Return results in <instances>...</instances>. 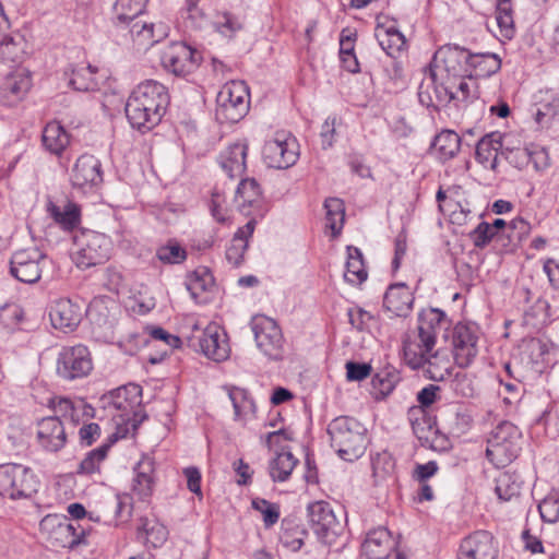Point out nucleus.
<instances>
[{"instance_id":"1","label":"nucleus","mask_w":559,"mask_h":559,"mask_svg":"<svg viewBox=\"0 0 559 559\" xmlns=\"http://www.w3.org/2000/svg\"><path fill=\"white\" fill-rule=\"evenodd\" d=\"M168 105L169 94L166 86L147 80L133 90L124 110L132 128L144 133L160 122Z\"/></svg>"},{"instance_id":"2","label":"nucleus","mask_w":559,"mask_h":559,"mask_svg":"<svg viewBox=\"0 0 559 559\" xmlns=\"http://www.w3.org/2000/svg\"><path fill=\"white\" fill-rule=\"evenodd\" d=\"M148 0H116L112 7V23L120 28H128L130 38L139 49H147L165 39L169 25L140 19Z\"/></svg>"},{"instance_id":"3","label":"nucleus","mask_w":559,"mask_h":559,"mask_svg":"<svg viewBox=\"0 0 559 559\" xmlns=\"http://www.w3.org/2000/svg\"><path fill=\"white\" fill-rule=\"evenodd\" d=\"M102 401L116 424V432L112 435L116 439L134 433L145 418L141 411L142 389L138 384L117 388L104 395Z\"/></svg>"},{"instance_id":"4","label":"nucleus","mask_w":559,"mask_h":559,"mask_svg":"<svg viewBox=\"0 0 559 559\" xmlns=\"http://www.w3.org/2000/svg\"><path fill=\"white\" fill-rule=\"evenodd\" d=\"M330 444L347 462L361 457L367 449V428L352 416H338L328 425Z\"/></svg>"},{"instance_id":"5","label":"nucleus","mask_w":559,"mask_h":559,"mask_svg":"<svg viewBox=\"0 0 559 559\" xmlns=\"http://www.w3.org/2000/svg\"><path fill=\"white\" fill-rule=\"evenodd\" d=\"M111 251V239L102 233L84 229L73 236L71 258L81 270L104 264L110 259Z\"/></svg>"},{"instance_id":"6","label":"nucleus","mask_w":559,"mask_h":559,"mask_svg":"<svg viewBox=\"0 0 559 559\" xmlns=\"http://www.w3.org/2000/svg\"><path fill=\"white\" fill-rule=\"evenodd\" d=\"M53 261L36 247L19 249L10 259V274L25 284H35L41 278L52 280Z\"/></svg>"},{"instance_id":"7","label":"nucleus","mask_w":559,"mask_h":559,"mask_svg":"<svg viewBox=\"0 0 559 559\" xmlns=\"http://www.w3.org/2000/svg\"><path fill=\"white\" fill-rule=\"evenodd\" d=\"M522 433L510 421L496 426L487 439L486 457L497 468L509 465L521 451Z\"/></svg>"},{"instance_id":"8","label":"nucleus","mask_w":559,"mask_h":559,"mask_svg":"<svg viewBox=\"0 0 559 559\" xmlns=\"http://www.w3.org/2000/svg\"><path fill=\"white\" fill-rule=\"evenodd\" d=\"M310 526L318 539L329 547L345 546V525L336 518L329 502L316 501L308 507Z\"/></svg>"},{"instance_id":"9","label":"nucleus","mask_w":559,"mask_h":559,"mask_svg":"<svg viewBox=\"0 0 559 559\" xmlns=\"http://www.w3.org/2000/svg\"><path fill=\"white\" fill-rule=\"evenodd\" d=\"M40 481L34 471L23 464H0V496L11 500L31 498Z\"/></svg>"},{"instance_id":"10","label":"nucleus","mask_w":559,"mask_h":559,"mask_svg":"<svg viewBox=\"0 0 559 559\" xmlns=\"http://www.w3.org/2000/svg\"><path fill=\"white\" fill-rule=\"evenodd\" d=\"M249 88L243 81L233 80L225 83L216 97L215 115L221 122L236 123L249 110Z\"/></svg>"},{"instance_id":"11","label":"nucleus","mask_w":559,"mask_h":559,"mask_svg":"<svg viewBox=\"0 0 559 559\" xmlns=\"http://www.w3.org/2000/svg\"><path fill=\"white\" fill-rule=\"evenodd\" d=\"M41 535L55 547L74 549L87 545L86 530L71 523L66 515L47 514L39 523Z\"/></svg>"},{"instance_id":"12","label":"nucleus","mask_w":559,"mask_h":559,"mask_svg":"<svg viewBox=\"0 0 559 559\" xmlns=\"http://www.w3.org/2000/svg\"><path fill=\"white\" fill-rule=\"evenodd\" d=\"M469 50L459 45H443L437 49L428 66L441 79L451 83L467 75Z\"/></svg>"},{"instance_id":"13","label":"nucleus","mask_w":559,"mask_h":559,"mask_svg":"<svg viewBox=\"0 0 559 559\" xmlns=\"http://www.w3.org/2000/svg\"><path fill=\"white\" fill-rule=\"evenodd\" d=\"M263 160L270 168L287 169L299 157V145L295 136L287 131H277L266 140L262 150Z\"/></svg>"},{"instance_id":"14","label":"nucleus","mask_w":559,"mask_h":559,"mask_svg":"<svg viewBox=\"0 0 559 559\" xmlns=\"http://www.w3.org/2000/svg\"><path fill=\"white\" fill-rule=\"evenodd\" d=\"M92 370V356L85 345L64 346L58 353L56 372L62 380L74 381L83 379Z\"/></svg>"},{"instance_id":"15","label":"nucleus","mask_w":559,"mask_h":559,"mask_svg":"<svg viewBox=\"0 0 559 559\" xmlns=\"http://www.w3.org/2000/svg\"><path fill=\"white\" fill-rule=\"evenodd\" d=\"M251 329L258 348L272 360H281L285 354V341L278 324L265 316L255 317Z\"/></svg>"},{"instance_id":"16","label":"nucleus","mask_w":559,"mask_h":559,"mask_svg":"<svg viewBox=\"0 0 559 559\" xmlns=\"http://www.w3.org/2000/svg\"><path fill=\"white\" fill-rule=\"evenodd\" d=\"M160 62L167 72L186 76L199 67L200 53L182 41H175L163 50Z\"/></svg>"},{"instance_id":"17","label":"nucleus","mask_w":559,"mask_h":559,"mask_svg":"<svg viewBox=\"0 0 559 559\" xmlns=\"http://www.w3.org/2000/svg\"><path fill=\"white\" fill-rule=\"evenodd\" d=\"M450 81L441 79L436 72L427 68L426 75L418 86V100L427 107L436 110L439 107L447 106L451 103V88Z\"/></svg>"},{"instance_id":"18","label":"nucleus","mask_w":559,"mask_h":559,"mask_svg":"<svg viewBox=\"0 0 559 559\" xmlns=\"http://www.w3.org/2000/svg\"><path fill=\"white\" fill-rule=\"evenodd\" d=\"M71 183L84 192L96 190L104 181L102 163L92 154L81 155L71 171Z\"/></svg>"},{"instance_id":"19","label":"nucleus","mask_w":559,"mask_h":559,"mask_svg":"<svg viewBox=\"0 0 559 559\" xmlns=\"http://www.w3.org/2000/svg\"><path fill=\"white\" fill-rule=\"evenodd\" d=\"M477 329L467 323H457L452 332L453 357L461 368L468 367L478 354Z\"/></svg>"},{"instance_id":"20","label":"nucleus","mask_w":559,"mask_h":559,"mask_svg":"<svg viewBox=\"0 0 559 559\" xmlns=\"http://www.w3.org/2000/svg\"><path fill=\"white\" fill-rule=\"evenodd\" d=\"M498 546L491 533L475 531L462 539L457 559H497Z\"/></svg>"},{"instance_id":"21","label":"nucleus","mask_w":559,"mask_h":559,"mask_svg":"<svg viewBox=\"0 0 559 559\" xmlns=\"http://www.w3.org/2000/svg\"><path fill=\"white\" fill-rule=\"evenodd\" d=\"M198 346L207 358L224 361L229 357L230 348L227 334L217 323H210L198 338Z\"/></svg>"},{"instance_id":"22","label":"nucleus","mask_w":559,"mask_h":559,"mask_svg":"<svg viewBox=\"0 0 559 559\" xmlns=\"http://www.w3.org/2000/svg\"><path fill=\"white\" fill-rule=\"evenodd\" d=\"M436 343L433 340H426L419 332L409 333L403 341V360L413 370L426 367Z\"/></svg>"},{"instance_id":"23","label":"nucleus","mask_w":559,"mask_h":559,"mask_svg":"<svg viewBox=\"0 0 559 559\" xmlns=\"http://www.w3.org/2000/svg\"><path fill=\"white\" fill-rule=\"evenodd\" d=\"M504 140H507V136L499 132H491L484 135L476 145V162L479 163L484 168L498 174L499 156H501Z\"/></svg>"},{"instance_id":"24","label":"nucleus","mask_w":559,"mask_h":559,"mask_svg":"<svg viewBox=\"0 0 559 559\" xmlns=\"http://www.w3.org/2000/svg\"><path fill=\"white\" fill-rule=\"evenodd\" d=\"M37 440L40 447L48 452L60 451L67 442L66 429L60 418L49 416L38 421Z\"/></svg>"},{"instance_id":"25","label":"nucleus","mask_w":559,"mask_h":559,"mask_svg":"<svg viewBox=\"0 0 559 559\" xmlns=\"http://www.w3.org/2000/svg\"><path fill=\"white\" fill-rule=\"evenodd\" d=\"M53 328L63 332H72L80 324L83 312L82 308L70 299L57 300L49 312Z\"/></svg>"},{"instance_id":"26","label":"nucleus","mask_w":559,"mask_h":559,"mask_svg":"<svg viewBox=\"0 0 559 559\" xmlns=\"http://www.w3.org/2000/svg\"><path fill=\"white\" fill-rule=\"evenodd\" d=\"M395 540L385 527L370 531L362 543V554L367 559H391Z\"/></svg>"},{"instance_id":"27","label":"nucleus","mask_w":559,"mask_h":559,"mask_svg":"<svg viewBox=\"0 0 559 559\" xmlns=\"http://www.w3.org/2000/svg\"><path fill=\"white\" fill-rule=\"evenodd\" d=\"M248 143L246 140H238L230 143L218 156L222 169L229 178L241 177L246 170V158Z\"/></svg>"},{"instance_id":"28","label":"nucleus","mask_w":559,"mask_h":559,"mask_svg":"<svg viewBox=\"0 0 559 559\" xmlns=\"http://www.w3.org/2000/svg\"><path fill=\"white\" fill-rule=\"evenodd\" d=\"M413 302V293L403 283L390 285L383 297V308L393 317H407L412 312Z\"/></svg>"},{"instance_id":"29","label":"nucleus","mask_w":559,"mask_h":559,"mask_svg":"<svg viewBox=\"0 0 559 559\" xmlns=\"http://www.w3.org/2000/svg\"><path fill=\"white\" fill-rule=\"evenodd\" d=\"M132 480V493L139 500L146 501L154 490V462L151 457L144 456L135 465Z\"/></svg>"},{"instance_id":"30","label":"nucleus","mask_w":559,"mask_h":559,"mask_svg":"<svg viewBox=\"0 0 559 559\" xmlns=\"http://www.w3.org/2000/svg\"><path fill=\"white\" fill-rule=\"evenodd\" d=\"M47 212L63 230L72 231L81 224V209L71 201L63 206L55 204L52 201L47 202Z\"/></svg>"},{"instance_id":"31","label":"nucleus","mask_w":559,"mask_h":559,"mask_svg":"<svg viewBox=\"0 0 559 559\" xmlns=\"http://www.w3.org/2000/svg\"><path fill=\"white\" fill-rule=\"evenodd\" d=\"M234 407V419L246 424L255 417V403L249 392L238 386H226Z\"/></svg>"},{"instance_id":"32","label":"nucleus","mask_w":559,"mask_h":559,"mask_svg":"<svg viewBox=\"0 0 559 559\" xmlns=\"http://www.w3.org/2000/svg\"><path fill=\"white\" fill-rule=\"evenodd\" d=\"M501 68V60L496 53H472L469 51L467 75L478 79L488 78Z\"/></svg>"},{"instance_id":"33","label":"nucleus","mask_w":559,"mask_h":559,"mask_svg":"<svg viewBox=\"0 0 559 559\" xmlns=\"http://www.w3.org/2000/svg\"><path fill=\"white\" fill-rule=\"evenodd\" d=\"M450 85H452L451 102H453L456 107L465 108L468 105L478 102L479 88L476 79L466 75L460 78L455 83H450Z\"/></svg>"},{"instance_id":"34","label":"nucleus","mask_w":559,"mask_h":559,"mask_svg":"<svg viewBox=\"0 0 559 559\" xmlns=\"http://www.w3.org/2000/svg\"><path fill=\"white\" fill-rule=\"evenodd\" d=\"M41 142L46 151L59 156L70 144V135L60 122L50 121L43 130Z\"/></svg>"},{"instance_id":"35","label":"nucleus","mask_w":559,"mask_h":559,"mask_svg":"<svg viewBox=\"0 0 559 559\" xmlns=\"http://www.w3.org/2000/svg\"><path fill=\"white\" fill-rule=\"evenodd\" d=\"M254 230V222L249 221L245 226L240 227L229 246L226 249V259L233 266H239L243 262V257L248 248V239Z\"/></svg>"},{"instance_id":"36","label":"nucleus","mask_w":559,"mask_h":559,"mask_svg":"<svg viewBox=\"0 0 559 559\" xmlns=\"http://www.w3.org/2000/svg\"><path fill=\"white\" fill-rule=\"evenodd\" d=\"M448 324L445 313L437 308L423 310L418 317L417 332L424 334L426 340L437 343L439 332Z\"/></svg>"},{"instance_id":"37","label":"nucleus","mask_w":559,"mask_h":559,"mask_svg":"<svg viewBox=\"0 0 559 559\" xmlns=\"http://www.w3.org/2000/svg\"><path fill=\"white\" fill-rule=\"evenodd\" d=\"M356 33L345 28L340 35V60L342 68L350 73L360 72L359 62L355 55Z\"/></svg>"},{"instance_id":"38","label":"nucleus","mask_w":559,"mask_h":559,"mask_svg":"<svg viewBox=\"0 0 559 559\" xmlns=\"http://www.w3.org/2000/svg\"><path fill=\"white\" fill-rule=\"evenodd\" d=\"M376 37L381 48L391 57L399 53L406 44L404 35L394 25H378Z\"/></svg>"},{"instance_id":"39","label":"nucleus","mask_w":559,"mask_h":559,"mask_svg":"<svg viewBox=\"0 0 559 559\" xmlns=\"http://www.w3.org/2000/svg\"><path fill=\"white\" fill-rule=\"evenodd\" d=\"M507 140L503 141V148L501 151V156L513 167L518 169H522L527 166L530 163H534L537 165L536 157L544 156L547 157V152L542 148L537 151H530L525 147H509L506 143Z\"/></svg>"},{"instance_id":"40","label":"nucleus","mask_w":559,"mask_h":559,"mask_svg":"<svg viewBox=\"0 0 559 559\" xmlns=\"http://www.w3.org/2000/svg\"><path fill=\"white\" fill-rule=\"evenodd\" d=\"M432 147L440 160H449L459 153L461 147V138L452 130H443L436 135L432 142Z\"/></svg>"},{"instance_id":"41","label":"nucleus","mask_w":559,"mask_h":559,"mask_svg":"<svg viewBox=\"0 0 559 559\" xmlns=\"http://www.w3.org/2000/svg\"><path fill=\"white\" fill-rule=\"evenodd\" d=\"M212 27L224 38L233 39L245 28V17L231 12H219L216 14Z\"/></svg>"},{"instance_id":"42","label":"nucleus","mask_w":559,"mask_h":559,"mask_svg":"<svg viewBox=\"0 0 559 559\" xmlns=\"http://www.w3.org/2000/svg\"><path fill=\"white\" fill-rule=\"evenodd\" d=\"M116 437L112 435L109 438V441L102 444L100 447L90 451L85 457L79 464L76 473L79 475H92L100 472V464L107 457V453L111 447V444L117 441Z\"/></svg>"},{"instance_id":"43","label":"nucleus","mask_w":559,"mask_h":559,"mask_svg":"<svg viewBox=\"0 0 559 559\" xmlns=\"http://www.w3.org/2000/svg\"><path fill=\"white\" fill-rule=\"evenodd\" d=\"M400 381V376L394 369H382L371 379V393L376 400H383L390 395Z\"/></svg>"},{"instance_id":"44","label":"nucleus","mask_w":559,"mask_h":559,"mask_svg":"<svg viewBox=\"0 0 559 559\" xmlns=\"http://www.w3.org/2000/svg\"><path fill=\"white\" fill-rule=\"evenodd\" d=\"M298 462V459H296L290 452L277 453V455L269 463L270 477L273 481L278 483L288 480Z\"/></svg>"},{"instance_id":"45","label":"nucleus","mask_w":559,"mask_h":559,"mask_svg":"<svg viewBox=\"0 0 559 559\" xmlns=\"http://www.w3.org/2000/svg\"><path fill=\"white\" fill-rule=\"evenodd\" d=\"M523 480L515 472H503L496 478V493L499 499L510 501L522 490Z\"/></svg>"},{"instance_id":"46","label":"nucleus","mask_w":559,"mask_h":559,"mask_svg":"<svg viewBox=\"0 0 559 559\" xmlns=\"http://www.w3.org/2000/svg\"><path fill=\"white\" fill-rule=\"evenodd\" d=\"M26 52L23 35L13 33L4 35L0 41V57L11 62H21Z\"/></svg>"},{"instance_id":"47","label":"nucleus","mask_w":559,"mask_h":559,"mask_svg":"<svg viewBox=\"0 0 559 559\" xmlns=\"http://www.w3.org/2000/svg\"><path fill=\"white\" fill-rule=\"evenodd\" d=\"M347 262L345 280L350 284H361L367 280L368 273L365 269L362 253L356 247H347Z\"/></svg>"},{"instance_id":"48","label":"nucleus","mask_w":559,"mask_h":559,"mask_svg":"<svg viewBox=\"0 0 559 559\" xmlns=\"http://www.w3.org/2000/svg\"><path fill=\"white\" fill-rule=\"evenodd\" d=\"M325 226L332 230L335 237L341 234L345 222L344 202L338 198H329L324 202Z\"/></svg>"},{"instance_id":"49","label":"nucleus","mask_w":559,"mask_h":559,"mask_svg":"<svg viewBox=\"0 0 559 559\" xmlns=\"http://www.w3.org/2000/svg\"><path fill=\"white\" fill-rule=\"evenodd\" d=\"M95 74L96 68L91 64L78 66L72 70L69 84L80 92L95 91L99 87Z\"/></svg>"},{"instance_id":"50","label":"nucleus","mask_w":559,"mask_h":559,"mask_svg":"<svg viewBox=\"0 0 559 559\" xmlns=\"http://www.w3.org/2000/svg\"><path fill=\"white\" fill-rule=\"evenodd\" d=\"M214 286V277L211 272L205 269L195 270L190 276L187 284V288L191 296L200 301L204 302L205 298L202 297L203 293L211 292Z\"/></svg>"},{"instance_id":"51","label":"nucleus","mask_w":559,"mask_h":559,"mask_svg":"<svg viewBox=\"0 0 559 559\" xmlns=\"http://www.w3.org/2000/svg\"><path fill=\"white\" fill-rule=\"evenodd\" d=\"M407 418L414 435L419 440H428L433 428V421L426 409L420 406H413L407 412Z\"/></svg>"},{"instance_id":"52","label":"nucleus","mask_w":559,"mask_h":559,"mask_svg":"<svg viewBox=\"0 0 559 559\" xmlns=\"http://www.w3.org/2000/svg\"><path fill=\"white\" fill-rule=\"evenodd\" d=\"M167 530L158 522L150 521L146 518L140 519L138 526V536L145 538L153 547L160 546L167 539Z\"/></svg>"},{"instance_id":"53","label":"nucleus","mask_w":559,"mask_h":559,"mask_svg":"<svg viewBox=\"0 0 559 559\" xmlns=\"http://www.w3.org/2000/svg\"><path fill=\"white\" fill-rule=\"evenodd\" d=\"M261 198L260 185L253 178H246L240 181L236 190V202L242 210L252 206Z\"/></svg>"},{"instance_id":"54","label":"nucleus","mask_w":559,"mask_h":559,"mask_svg":"<svg viewBox=\"0 0 559 559\" xmlns=\"http://www.w3.org/2000/svg\"><path fill=\"white\" fill-rule=\"evenodd\" d=\"M429 379L433 381H443L451 374L450 361L439 352L433 348L427 361L426 367L423 368Z\"/></svg>"},{"instance_id":"55","label":"nucleus","mask_w":559,"mask_h":559,"mask_svg":"<svg viewBox=\"0 0 559 559\" xmlns=\"http://www.w3.org/2000/svg\"><path fill=\"white\" fill-rule=\"evenodd\" d=\"M496 20L503 36L511 38L514 34L511 0H497Z\"/></svg>"},{"instance_id":"56","label":"nucleus","mask_w":559,"mask_h":559,"mask_svg":"<svg viewBox=\"0 0 559 559\" xmlns=\"http://www.w3.org/2000/svg\"><path fill=\"white\" fill-rule=\"evenodd\" d=\"M181 16L187 27L195 31H204L212 26L211 17L202 7L182 9Z\"/></svg>"},{"instance_id":"57","label":"nucleus","mask_w":559,"mask_h":559,"mask_svg":"<svg viewBox=\"0 0 559 559\" xmlns=\"http://www.w3.org/2000/svg\"><path fill=\"white\" fill-rule=\"evenodd\" d=\"M550 321L549 305L546 300L538 298L533 306L524 310V322L527 325L546 324Z\"/></svg>"},{"instance_id":"58","label":"nucleus","mask_w":559,"mask_h":559,"mask_svg":"<svg viewBox=\"0 0 559 559\" xmlns=\"http://www.w3.org/2000/svg\"><path fill=\"white\" fill-rule=\"evenodd\" d=\"M159 261L167 264H179L187 259V251L176 241H169L156 251Z\"/></svg>"},{"instance_id":"59","label":"nucleus","mask_w":559,"mask_h":559,"mask_svg":"<svg viewBox=\"0 0 559 559\" xmlns=\"http://www.w3.org/2000/svg\"><path fill=\"white\" fill-rule=\"evenodd\" d=\"M252 508L263 515L265 527L273 526L280 519V507L262 498L252 500Z\"/></svg>"},{"instance_id":"60","label":"nucleus","mask_w":559,"mask_h":559,"mask_svg":"<svg viewBox=\"0 0 559 559\" xmlns=\"http://www.w3.org/2000/svg\"><path fill=\"white\" fill-rule=\"evenodd\" d=\"M22 318L23 311L15 304H7L0 308V326L4 330H14Z\"/></svg>"},{"instance_id":"61","label":"nucleus","mask_w":559,"mask_h":559,"mask_svg":"<svg viewBox=\"0 0 559 559\" xmlns=\"http://www.w3.org/2000/svg\"><path fill=\"white\" fill-rule=\"evenodd\" d=\"M559 110V100L552 99V102L540 100L539 106L535 112V121L540 127H548L557 117Z\"/></svg>"},{"instance_id":"62","label":"nucleus","mask_w":559,"mask_h":559,"mask_svg":"<svg viewBox=\"0 0 559 559\" xmlns=\"http://www.w3.org/2000/svg\"><path fill=\"white\" fill-rule=\"evenodd\" d=\"M371 464L377 480L384 479L394 468V462L388 452L378 453L372 457Z\"/></svg>"},{"instance_id":"63","label":"nucleus","mask_w":559,"mask_h":559,"mask_svg":"<svg viewBox=\"0 0 559 559\" xmlns=\"http://www.w3.org/2000/svg\"><path fill=\"white\" fill-rule=\"evenodd\" d=\"M538 511L544 522L556 523L559 520V498L546 497L538 504Z\"/></svg>"},{"instance_id":"64","label":"nucleus","mask_w":559,"mask_h":559,"mask_svg":"<svg viewBox=\"0 0 559 559\" xmlns=\"http://www.w3.org/2000/svg\"><path fill=\"white\" fill-rule=\"evenodd\" d=\"M469 238L476 248L483 249L490 241L498 239L497 235L489 227V223L481 222L471 231Z\"/></svg>"}]
</instances>
